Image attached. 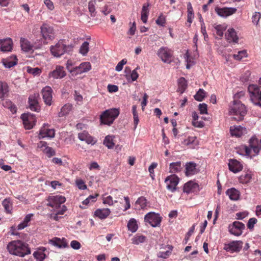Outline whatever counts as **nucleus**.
I'll return each mask as SVG.
<instances>
[{
	"label": "nucleus",
	"instance_id": "f257e3e1",
	"mask_svg": "<svg viewBox=\"0 0 261 261\" xmlns=\"http://www.w3.org/2000/svg\"><path fill=\"white\" fill-rule=\"evenodd\" d=\"M7 249L10 254L20 257H23L31 253L28 245L20 240L11 241L7 245Z\"/></svg>",
	"mask_w": 261,
	"mask_h": 261
},
{
	"label": "nucleus",
	"instance_id": "f03ea898",
	"mask_svg": "<svg viewBox=\"0 0 261 261\" xmlns=\"http://www.w3.org/2000/svg\"><path fill=\"white\" fill-rule=\"evenodd\" d=\"M246 113V108L240 101L234 100L229 105L228 114L233 120H242Z\"/></svg>",
	"mask_w": 261,
	"mask_h": 261
},
{
	"label": "nucleus",
	"instance_id": "7ed1b4c3",
	"mask_svg": "<svg viewBox=\"0 0 261 261\" xmlns=\"http://www.w3.org/2000/svg\"><path fill=\"white\" fill-rule=\"evenodd\" d=\"M119 114V111L117 109H110L105 111L100 115V124L111 125Z\"/></svg>",
	"mask_w": 261,
	"mask_h": 261
},
{
	"label": "nucleus",
	"instance_id": "20e7f679",
	"mask_svg": "<svg viewBox=\"0 0 261 261\" xmlns=\"http://www.w3.org/2000/svg\"><path fill=\"white\" fill-rule=\"evenodd\" d=\"M71 45H66L62 40H60L55 45L50 47V52L54 57H60L65 53H69L72 49Z\"/></svg>",
	"mask_w": 261,
	"mask_h": 261
},
{
	"label": "nucleus",
	"instance_id": "39448f33",
	"mask_svg": "<svg viewBox=\"0 0 261 261\" xmlns=\"http://www.w3.org/2000/svg\"><path fill=\"white\" fill-rule=\"evenodd\" d=\"M245 152L251 156L261 155V139L259 141L256 138L252 137L249 140V146L245 147Z\"/></svg>",
	"mask_w": 261,
	"mask_h": 261
},
{
	"label": "nucleus",
	"instance_id": "423d86ee",
	"mask_svg": "<svg viewBox=\"0 0 261 261\" xmlns=\"http://www.w3.org/2000/svg\"><path fill=\"white\" fill-rule=\"evenodd\" d=\"M251 101L256 106L261 107V90L256 85H250L248 87Z\"/></svg>",
	"mask_w": 261,
	"mask_h": 261
},
{
	"label": "nucleus",
	"instance_id": "0eeeda50",
	"mask_svg": "<svg viewBox=\"0 0 261 261\" xmlns=\"http://www.w3.org/2000/svg\"><path fill=\"white\" fill-rule=\"evenodd\" d=\"M40 32L42 38L45 40H52L55 38V31L53 28L44 23L40 27Z\"/></svg>",
	"mask_w": 261,
	"mask_h": 261
},
{
	"label": "nucleus",
	"instance_id": "6e6552de",
	"mask_svg": "<svg viewBox=\"0 0 261 261\" xmlns=\"http://www.w3.org/2000/svg\"><path fill=\"white\" fill-rule=\"evenodd\" d=\"M161 220L162 218L160 215L153 212L147 213L144 217V221L153 227L159 226Z\"/></svg>",
	"mask_w": 261,
	"mask_h": 261
},
{
	"label": "nucleus",
	"instance_id": "1a4fd4ad",
	"mask_svg": "<svg viewBox=\"0 0 261 261\" xmlns=\"http://www.w3.org/2000/svg\"><path fill=\"white\" fill-rule=\"evenodd\" d=\"M157 55L164 63H169L173 55V51L167 47H161L158 51Z\"/></svg>",
	"mask_w": 261,
	"mask_h": 261
},
{
	"label": "nucleus",
	"instance_id": "9d476101",
	"mask_svg": "<svg viewBox=\"0 0 261 261\" xmlns=\"http://www.w3.org/2000/svg\"><path fill=\"white\" fill-rule=\"evenodd\" d=\"M243 244L242 241H233L229 243L225 244L224 249L231 253L239 252L242 248Z\"/></svg>",
	"mask_w": 261,
	"mask_h": 261
},
{
	"label": "nucleus",
	"instance_id": "9b49d317",
	"mask_svg": "<svg viewBox=\"0 0 261 261\" xmlns=\"http://www.w3.org/2000/svg\"><path fill=\"white\" fill-rule=\"evenodd\" d=\"M48 206L52 207L57 208L60 207L62 203L65 202L66 199L65 197L61 195L50 196L47 199Z\"/></svg>",
	"mask_w": 261,
	"mask_h": 261
},
{
	"label": "nucleus",
	"instance_id": "f8f14e48",
	"mask_svg": "<svg viewBox=\"0 0 261 261\" xmlns=\"http://www.w3.org/2000/svg\"><path fill=\"white\" fill-rule=\"evenodd\" d=\"M245 225L240 222L234 221L232 224L229 225V231L232 234L240 236L242 234L243 230L245 229Z\"/></svg>",
	"mask_w": 261,
	"mask_h": 261
},
{
	"label": "nucleus",
	"instance_id": "ddd939ff",
	"mask_svg": "<svg viewBox=\"0 0 261 261\" xmlns=\"http://www.w3.org/2000/svg\"><path fill=\"white\" fill-rule=\"evenodd\" d=\"M167 188L172 192L176 190V186L179 182V178L175 174L168 176L165 180Z\"/></svg>",
	"mask_w": 261,
	"mask_h": 261
},
{
	"label": "nucleus",
	"instance_id": "4468645a",
	"mask_svg": "<svg viewBox=\"0 0 261 261\" xmlns=\"http://www.w3.org/2000/svg\"><path fill=\"white\" fill-rule=\"evenodd\" d=\"M66 75L64 68L60 65H57L56 68L49 72L48 77L49 79H61Z\"/></svg>",
	"mask_w": 261,
	"mask_h": 261
},
{
	"label": "nucleus",
	"instance_id": "2eb2a0df",
	"mask_svg": "<svg viewBox=\"0 0 261 261\" xmlns=\"http://www.w3.org/2000/svg\"><path fill=\"white\" fill-rule=\"evenodd\" d=\"M55 134L54 129H49L48 128V124H44L40 130L38 138L39 139L46 137L53 138L55 137Z\"/></svg>",
	"mask_w": 261,
	"mask_h": 261
},
{
	"label": "nucleus",
	"instance_id": "dca6fc26",
	"mask_svg": "<svg viewBox=\"0 0 261 261\" xmlns=\"http://www.w3.org/2000/svg\"><path fill=\"white\" fill-rule=\"evenodd\" d=\"M39 98V94L36 93L31 95L29 97V103L30 109L35 112H39L40 107L38 104V99Z\"/></svg>",
	"mask_w": 261,
	"mask_h": 261
},
{
	"label": "nucleus",
	"instance_id": "f3484780",
	"mask_svg": "<svg viewBox=\"0 0 261 261\" xmlns=\"http://www.w3.org/2000/svg\"><path fill=\"white\" fill-rule=\"evenodd\" d=\"M42 97L45 103L47 106H51L53 99V90L51 87L46 86L42 90Z\"/></svg>",
	"mask_w": 261,
	"mask_h": 261
},
{
	"label": "nucleus",
	"instance_id": "a211bd4d",
	"mask_svg": "<svg viewBox=\"0 0 261 261\" xmlns=\"http://www.w3.org/2000/svg\"><path fill=\"white\" fill-rule=\"evenodd\" d=\"M114 196V200H113L112 196H108L106 197L103 198V203L105 204H108L110 206L113 205L114 203H117L118 201L119 198H121L122 196L119 194L117 190H113L111 192Z\"/></svg>",
	"mask_w": 261,
	"mask_h": 261
},
{
	"label": "nucleus",
	"instance_id": "6ab92c4d",
	"mask_svg": "<svg viewBox=\"0 0 261 261\" xmlns=\"http://www.w3.org/2000/svg\"><path fill=\"white\" fill-rule=\"evenodd\" d=\"M21 118L23 120V123L25 129H30L33 128L34 125L35 119L32 114L24 113L21 115Z\"/></svg>",
	"mask_w": 261,
	"mask_h": 261
},
{
	"label": "nucleus",
	"instance_id": "aec40b11",
	"mask_svg": "<svg viewBox=\"0 0 261 261\" xmlns=\"http://www.w3.org/2000/svg\"><path fill=\"white\" fill-rule=\"evenodd\" d=\"M215 11L218 15L225 17L235 13L237 9L235 8H216Z\"/></svg>",
	"mask_w": 261,
	"mask_h": 261
},
{
	"label": "nucleus",
	"instance_id": "412c9836",
	"mask_svg": "<svg viewBox=\"0 0 261 261\" xmlns=\"http://www.w3.org/2000/svg\"><path fill=\"white\" fill-rule=\"evenodd\" d=\"M13 42L10 38L0 40V51H10L12 50Z\"/></svg>",
	"mask_w": 261,
	"mask_h": 261
},
{
	"label": "nucleus",
	"instance_id": "4be33fe9",
	"mask_svg": "<svg viewBox=\"0 0 261 261\" xmlns=\"http://www.w3.org/2000/svg\"><path fill=\"white\" fill-rule=\"evenodd\" d=\"M22 50L25 52L33 50L40 47V46H36L31 44V42L25 38H21L20 40Z\"/></svg>",
	"mask_w": 261,
	"mask_h": 261
},
{
	"label": "nucleus",
	"instance_id": "5701e85b",
	"mask_svg": "<svg viewBox=\"0 0 261 261\" xmlns=\"http://www.w3.org/2000/svg\"><path fill=\"white\" fill-rule=\"evenodd\" d=\"M2 62L6 68H10L17 64V59L16 56L12 55L6 58L3 59Z\"/></svg>",
	"mask_w": 261,
	"mask_h": 261
},
{
	"label": "nucleus",
	"instance_id": "b1692460",
	"mask_svg": "<svg viewBox=\"0 0 261 261\" xmlns=\"http://www.w3.org/2000/svg\"><path fill=\"white\" fill-rule=\"evenodd\" d=\"M78 138L82 141H85L88 144L93 145L96 142L93 137L90 135L86 131H83L82 133H79Z\"/></svg>",
	"mask_w": 261,
	"mask_h": 261
},
{
	"label": "nucleus",
	"instance_id": "393cba45",
	"mask_svg": "<svg viewBox=\"0 0 261 261\" xmlns=\"http://www.w3.org/2000/svg\"><path fill=\"white\" fill-rule=\"evenodd\" d=\"M229 169L233 173H237L243 169L242 164L237 160L231 159L228 163Z\"/></svg>",
	"mask_w": 261,
	"mask_h": 261
},
{
	"label": "nucleus",
	"instance_id": "a878e982",
	"mask_svg": "<svg viewBox=\"0 0 261 261\" xmlns=\"http://www.w3.org/2000/svg\"><path fill=\"white\" fill-rule=\"evenodd\" d=\"M225 37L230 43H237L239 39L236 31L233 28L229 29L227 30L225 34Z\"/></svg>",
	"mask_w": 261,
	"mask_h": 261
},
{
	"label": "nucleus",
	"instance_id": "bb28decb",
	"mask_svg": "<svg viewBox=\"0 0 261 261\" xmlns=\"http://www.w3.org/2000/svg\"><path fill=\"white\" fill-rule=\"evenodd\" d=\"M198 188V185L197 183L192 181L187 182L184 185L183 191L187 194L194 192Z\"/></svg>",
	"mask_w": 261,
	"mask_h": 261
},
{
	"label": "nucleus",
	"instance_id": "cd10ccee",
	"mask_svg": "<svg viewBox=\"0 0 261 261\" xmlns=\"http://www.w3.org/2000/svg\"><path fill=\"white\" fill-rule=\"evenodd\" d=\"M197 172L196 164L193 162L187 163L186 164V175L187 176L194 175Z\"/></svg>",
	"mask_w": 261,
	"mask_h": 261
},
{
	"label": "nucleus",
	"instance_id": "c85d7f7f",
	"mask_svg": "<svg viewBox=\"0 0 261 261\" xmlns=\"http://www.w3.org/2000/svg\"><path fill=\"white\" fill-rule=\"evenodd\" d=\"M91 69V64L89 62L82 63L79 66H76L75 72L76 74H81L84 72H86Z\"/></svg>",
	"mask_w": 261,
	"mask_h": 261
},
{
	"label": "nucleus",
	"instance_id": "c756f323",
	"mask_svg": "<svg viewBox=\"0 0 261 261\" xmlns=\"http://www.w3.org/2000/svg\"><path fill=\"white\" fill-rule=\"evenodd\" d=\"M111 212L109 208L97 209L94 212L96 217L100 219H106L110 214Z\"/></svg>",
	"mask_w": 261,
	"mask_h": 261
},
{
	"label": "nucleus",
	"instance_id": "7c9ffc66",
	"mask_svg": "<svg viewBox=\"0 0 261 261\" xmlns=\"http://www.w3.org/2000/svg\"><path fill=\"white\" fill-rule=\"evenodd\" d=\"M49 243L59 248H65L67 246V243L64 239L61 240L58 238H54L52 240H50Z\"/></svg>",
	"mask_w": 261,
	"mask_h": 261
},
{
	"label": "nucleus",
	"instance_id": "2f4dec72",
	"mask_svg": "<svg viewBox=\"0 0 261 261\" xmlns=\"http://www.w3.org/2000/svg\"><path fill=\"white\" fill-rule=\"evenodd\" d=\"M45 250L46 248L44 247H40L34 252L33 256L38 261H43L46 257V254L44 253Z\"/></svg>",
	"mask_w": 261,
	"mask_h": 261
},
{
	"label": "nucleus",
	"instance_id": "473e14b6",
	"mask_svg": "<svg viewBox=\"0 0 261 261\" xmlns=\"http://www.w3.org/2000/svg\"><path fill=\"white\" fill-rule=\"evenodd\" d=\"M226 193L232 200H238L240 198V192L234 188L228 189Z\"/></svg>",
	"mask_w": 261,
	"mask_h": 261
},
{
	"label": "nucleus",
	"instance_id": "72a5a7b5",
	"mask_svg": "<svg viewBox=\"0 0 261 261\" xmlns=\"http://www.w3.org/2000/svg\"><path fill=\"white\" fill-rule=\"evenodd\" d=\"M182 168L180 161L171 163L169 165V172L171 173H178L181 171Z\"/></svg>",
	"mask_w": 261,
	"mask_h": 261
},
{
	"label": "nucleus",
	"instance_id": "f704fd0d",
	"mask_svg": "<svg viewBox=\"0 0 261 261\" xmlns=\"http://www.w3.org/2000/svg\"><path fill=\"white\" fill-rule=\"evenodd\" d=\"M72 109V105L69 103L65 104L63 106L61 111L58 113V116L59 117H62L64 116L68 115Z\"/></svg>",
	"mask_w": 261,
	"mask_h": 261
},
{
	"label": "nucleus",
	"instance_id": "c9c22d12",
	"mask_svg": "<svg viewBox=\"0 0 261 261\" xmlns=\"http://www.w3.org/2000/svg\"><path fill=\"white\" fill-rule=\"evenodd\" d=\"M187 21L189 23V27H190L194 17L193 8L190 2L187 3Z\"/></svg>",
	"mask_w": 261,
	"mask_h": 261
},
{
	"label": "nucleus",
	"instance_id": "e433bc0d",
	"mask_svg": "<svg viewBox=\"0 0 261 261\" xmlns=\"http://www.w3.org/2000/svg\"><path fill=\"white\" fill-rule=\"evenodd\" d=\"M243 127L241 126H231L230 128V133L232 136L240 137L243 134Z\"/></svg>",
	"mask_w": 261,
	"mask_h": 261
},
{
	"label": "nucleus",
	"instance_id": "4c0bfd02",
	"mask_svg": "<svg viewBox=\"0 0 261 261\" xmlns=\"http://www.w3.org/2000/svg\"><path fill=\"white\" fill-rule=\"evenodd\" d=\"M97 2H99V1L92 0L88 3V10L91 17H94L96 15L95 7Z\"/></svg>",
	"mask_w": 261,
	"mask_h": 261
},
{
	"label": "nucleus",
	"instance_id": "58836bf2",
	"mask_svg": "<svg viewBox=\"0 0 261 261\" xmlns=\"http://www.w3.org/2000/svg\"><path fill=\"white\" fill-rule=\"evenodd\" d=\"M147 206V200L144 197H141L138 199L135 203L136 208L144 209Z\"/></svg>",
	"mask_w": 261,
	"mask_h": 261
},
{
	"label": "nucleus",
	"instance_id": "ea45409f",
	"mask_svg": "<svg viewBox=\"0 0 261 261\" xmlns=\"http://www.w3.org/2000/svg\"><path fill=\"white\" fill-rule=\"evenodd\" d=\"M8 86L6 83L0 81V98H3L8 95Z\"/></svg>",
	"mask_w": 261,
	"mask_h": 261
},
{
	"label": "nucleus",
	"instance_id": "a19ab883",
	"mask_svg": "<svg viewBox=\"0 0 261 261\" xmlns=\"http://www.w3.org/2000/svg\"><path fill=\"white\" fill-rule=\"evenodd\" d=\"M187 82L184 77H180L178 80V89L177 91L181 94L183 93L187 88Z\"/></svg>",
	"mask_w": 261,
	"mask_h": 261
},
{
	"label": "nucleus",
	"instance_id": "79ce46f5",
	"mask_svg": "<svg viewBox=\"0 0 261 261\" xmlns=\"http://www.w3.org/2000/svg\"><path fill=\"white\" fill-rule=\"evenodd\" d=\"M149 7V4H144L142 9L141 11V19L142 21L146 23L147 21V18L148 15V7Z\"/></svg>",
	"mask_w": 261,
	"mask_h": 261
},
{
	"label": "nucleus",
	"instance_id": "37998d69",
	"mask_svg": "<svg viewBox=\"0 0 261 261\" xmlns=\"http://www.w3.org/2000/svg\"><path fill=\"white\" fill-rule=\"evenodd\" d=\"M114 137L113 136L108 135L105 138L103 141V144L109 149H112L115 145V143L114 142Z\"/></svg>",
	"mask_w": 261,
	"mask_h": 261
},
{
	"label": "nucleus",
	"instance_id": "c03bdc74",
	"mask_svg": "<svg viewBox=\"0 0 261 261\" xmlns=\"http://www.w3.org/2000/svg\"><path fill=\"white\" fill-rule=\"evenodd\" d=\"M252 177V174L250 171H247L244 174H242L239 177V181L242 184H247L249 182Z\"/></svg>",
	"mask_w": 261,
	"mask_h": 261
},
{
	"label": "nucleus",
	"instance_id": "a18cd8bd",
	"mask_svg": "<svg viewBox=\"0 0 261 261\" xmlns=\"http://www.w3.org/2000/svg\"><path fill=\"white\" fill-rule=\"evenodd\" d=\"M127 227L129 231L132 232H136L138 229L137 221L134 218H131L127 223Z\"/></svg>",
	"mask_w": 261,
	"mask_h": 261
},
{
	"label": "nucleus",
	"instance_id": "49530a36",
	"mask_svg": "<svg viewBox=\"0 0 261 261\" xmlns=\"http://www.w3.org/2000/svg\"><path fill=\"white\" fill-rule=\"evenodd\" d=\"M247 57V53L246 50H242L239 51L237 54L233 55V58L238 61L241 60L243 58Z\"/></svg>",
	"mask_w": 261,
	"mask_h": 261
},
{
	"label": "nucleus",
	"instance_id": "de8ad7c7",
	"mask_svg": "<svg viewBox=\"0 0 261 261\" xmlns=\"http://www.w3.org/2000/svg\"><path fill=\"white\" fill-rule=\"evenodd\" d=\"M205 96V91L203 89H200L196 93V94L194 95V98L195 100L197 101H201L203 100Z\"/></svg>",
	"mask_w": 261,
	"mask_h": 261
},
{
	"label": "nucleus",
	"instance_id": "09e8293b",
	"mask_svg": "<svg viewBox=\"0 0 261 261\" xmlns=\"http://www.w3.org/2000/svg\"><path fill=\"white\" fill-rule=\"evenodd\" d=\"M89 51V43L87 41H85L82 44L80 53L83 56H86Z\"/></svg>",
	"mask_w": 261,
	"mask_h": 261
},
{
	"label": "nucleus",
	"instance_id": "8fccbe9b",
	"mask_svg": "<svg viewBox=\"0 0 261 261\" xmlns=\"http://www.w3.org/2000/svg\"><path fill=\"white\" fill-rule=\"evenodd\" d=\"M215 29L216 31L217 35L220 37H222L224 31L226 29V27L225 25L219 24L215 27Z\"/></svg>",
	"mask_w": 261,
	"mask_h": 261
},
{
	"label": "nucleus",
	"instance_id": "3c124183",
	"mask_svg": "<svg viewBox=\"0 0 261 261\" xmlns=\"http://www.w3.org/2000/svg\"><path fill=\"white\" fill-rule=\"evenodd\" d=\"M146 239V237L143 236H136L132 239V243L135 245H138L143 243Z\"/></svg>",
	"mask_w": 261,
	"mask_h": 261
},
{
	"label": "nucleus",
	"instance_id": "603ef678",
	"mask_svg": "<svg viewBox=\"0 0 261 261\" xmlns=\"http://www.w3.org/2000/svg\"><path fill=\"white\" fill-rule=\"evenodd\" d=\"M197 141L196 137H189L187 139H185L183 142V144L187 146L191 144L195 145Z\"/></svg>",
	"mask_w": 261,
	"mask_h": 261
},
{
	"label": "nucleus",
	"instance_id": "864d4df0",
	"mask_svg": "<svg viewBox=\"0 0 261 261\" xmlns=\"http://www.w3.org/2000/svg\"><path fill=\"white\" fill-rule=\"evenodd\" d=\"M261 18V14L259 12H255L252 17V22L254 24L257 25Z\"/></svg>",
	"mask_w": 261,
	"mask_h": 261
},
{
	"label": "nucleus",
	"instance_id": "5fc2aeb1",
	"mask_svg": "<svg viewBox=\"0 0 261 261\" xmlns=\"http://www.w3.org/2000/svg\"><path fill=\"white\" fill-rule=\"evenodd\" d=\"M3 205L7 212L11 213L12 210V204L10 203L9 200L5 199L3 202Z\"/></svg>",
	"mask_w": 261,
	"mask_h": 261
},
{
	"label": "nucleus",
	"instance_id": "6e6d98bb",
	"mask_svg": "<svg viewBox=\"0 0 261 261\" xmlns=\"http://www.w3.org/2000/svg\"><path fill=\"white\" fill-rule=\"evenodd\" d=\"M44 152L46 153L48 158H50L56 154V152L51 147L46 146L44 149Z\"/></svg>",
	"mask_w": 261,
	"mask_h": 261
},
{
	"label": "nucleus",
	"instance_id": "4d7b16f0",
	"mask_svg": "<svg viewBox=\"0 0 261 261\" xmlns=\"http://www.w3.org/2000/svg\"><path fill=\"white\" fill-rule=\"evenodd\" d=\"M165 21V17L163 14L160 15L156 20V24L160 26H164Z\"/></svg>",
	"mask_w": 261,
	"mask_h": 261
},
{
	"label": "nucleus",
	"instance_id": "13d9d810",
	"mask_svg": "<svg viewBox=\"0 0 261 261\" xmlns=\"http://www.w3.org/2000/svg\"><path fill=\"white\" fill-rule=\"evenodd\" d=\"M127 61L124 59L119 62L116 66L115 70L117 71H120L122 70L123 65L126 64Z\"/></svg>",
	"mask_w": 261,
	"mask_h": 261
},
{
	"label": "nucleus",
	"instance_id": "bf43d9fd",
	"mask_svg": "<svg viewBox=\"0 0 261 261\" xmlns=\"http://www.w3.org/2000/svg\"><path fill=\"white\" fill-rule=\"evenodd\" d=\"M27 71L34 75L39 74L41 70L38 68H28Z\"/></svg>",
	"mask_w": 261,
	"mask_h": 261
},
{
	"label": "nucleus",
	"instance_id": "052dcab7",
	"mask_svg": "<svg viewBox=\"0 0 261 261\" xmlns=\"http://www.w3.org/2000/svg\"><path fill=\"white\" fill-rule=\"evenodd\" d=\"M139 69V66H137L136 69H135L134 70H133L131 73H130V76L132 79V81H136L137 79H138V76H139V74L138 73H137V70L138 69Z\"/></svg>",
	"mask_w": 261,
	"mask_h": 261
},
{
	"label": "nucleus",
	"instance_id": "680f3d73",
	"mask_svg": "<svg viewBox=\"0 0 261 261\" xmlns=\"http://www.w3.org/2000/svg\"><path fill=\"white\" fill-rule=\"evenodd\" d=\"M257 222V219L254 218H250L247 224L248 228L251 229L254 227V225Z\"/></svg>",
	"mask_w": 261,
	"mask_h": 261
},
{
	"label": "nucleus",
	"instance_id": "e2e57ef3",
	"mask_svg": "<svg viewBox=\"0 0 261 261\" xmlns=\"http://www.w3.org/2000/svg\"><path fill=\"white\" fill-rule=\"evenodd\" d=\"M74 99L77 102V103L80 105L83 101V96L76 91H75L74 94Z\"/></svg>",
	"mask_w": 261,
	"mask_h": 261
},
{
	"label": "nucleus",
	"instance_id": "0e129e2a",
	"mask_svg": "<svg viewBox=\"0 0 261 261\" xmlns=\"http://www.w3.org/2000/svg\"><path fill=\"white\" fill-rule=\"evenodd\" d=\"M72 62L71 60H68L66 63V68L70 73H74L76 71L75 67L72 68Z\"/></svg>",
	"mask_w": 261,
	"mask_h": 261
},
{
	"label": "nucleus",
	"instance_id": "69168bd1",
	"mask_svg": "<svg viewBox=\"0 0 261 261\" xmlns=\"http://www.w3.org/2000/svg\"><path fill=\"white\" fill-rule=\"evenodd\" d=\"M76 184L80 189L85 190L87 188L86 185L82 179L76 180Z\"/></svg>",
	"mask_w": 261,
	"mask_h": 261
},
{
	"label": "nucleus",
	"instance_id": "338daca9",
	"mask_svg": "<svg viewBox=\"0 0 261 261\" xmlns=\"http://www.w3.org/2000/svg\"><path fill=\"white\" fill-rule=\"evenodd\" d=\"M199 110L201 114L207 113V105L205 103H200L199 105Z\"/></svg>",
	"mask_w": 261,
	"mask_h": 261
},
{
	"label": "nucleus",
	"instance_id": "774afa93",
	"mask_svg": "<svg viewBox=\"0 0 261 261\" xmlns=\"http://www.w3.org/2000/svg\"><path fill=\"white\" fill-rule=\"evenodd\" d=\"M71 247L74 249H79L81 247V244L77 241H72L70 243Z\"/></svg>",
	"mask_w": 261,
	"mask_h": 261
}]
</instances>
